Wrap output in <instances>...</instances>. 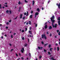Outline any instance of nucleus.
<instances>
[{
  "label": "nucleus",
  "instance_id": "nucleus-59",
  "mask_svg": "<svg viewBox=\"0 0 60 60\" xmlns=\"http://www.w3.org/2000/svg\"><path fill=\"white\" fill-rule=\"evenodd\" d=\"M11 37L12 38H13V37H12V35H11Z\"/></svg>",
  "mask_w": 60,
  "mask_h": 60
},
{
  "label": "nucleus",
  "instance_id": "nucleus-7",
  "mask_svg": "<svg viewBox=\"0 0 60 60\" xmlns=\"http://www.w3.org/2000/svg\"><path fill=\"white\" fill-rule=\"evenodd\" d=\"M32 5L33 6H34V3H35V2H34V1L33 0L32 2Z\"/></svg>",
  "mask_w": 60,
  "mask_h": 60
},
{
  "label": "nucleus",
  "instance_id": "nucleus-33",
  "mask_svg": "<svg viewBox=\"0 0 60 60\" xmlns=\"http://www.w3.org/2000/svg\"><path fill=\"white\" fill-rule=\"evenodd\" d=\"M24 37H23L22 38V40H24Z\"/></svg>",
  "mask_w": 60,
  "mask_h": 60
},
{
  "label": "nucleus",
  "instance_id": "nucleus-37",
  "mask_svg": "<svg viewBox=\"0 0 60 60\" xmlns=\"http://www.w3.org/2000/svg\"><path fill=\"white\" fill-rule=\"evenodd\" d=\"M59 35H60V31L59 33H58Z\"/></svg>",
  "mask_w": 60,
  "mask_h": 60
},
{
  "label": "nucleus",
  "instance_id": "nucleus-40",
  "mask_svg": "<svg viewBox=\"0 0 60 60\" xmlns=\"http://www.w3.org/2000/svg\"><path fill=\"white\" fill-rule=\"evenodd\" d=\"M11 20H10V21H8V22H10V23H11Z\"/></svg>",
  "mask_w": 60,
  "mask_h": 60
},
{
  "label": "nucleus",
  "instance_id": "nucleus-44",
  "mask_svg": "<svg viewBox=\"0 0 60 60\" xmlns=\"http://www.w3.org/2000/svg\"><path fill=\"white\" fill-rule=\"evenodd\" d=\"M44 52H46V50H45V49H44Z\"/></svg>",
  "mask_w": 60,
  "mask_h": 60
},
{
  "label": "nucleus",
  "instance_id": "nucleus-53",
  "mask_svg": "<svg viewBox=\"0 0 60 60\" xmlns=\"http://www.w3.org/2000/svg\"><path fill=\"white\" fill-rule=\"evenodd\" d=\"M5 7H8V6L6 5L5 6Z\"/></svg>",
  "mask_w": 60,
  "mask_h": 60
},
{
  "label": "nucleus",
  "instance_id": "nucleus-8",
  "mask_svg": "<svg viewBox=\"0 0 60 60\" xmlns=\"http://www.w3.org/2000/svg\"><path fill=\"white\" fill-rule=\"evenodd\" d=\"M23 16V15L22 14H21L20 15V19H22V17Z\"/></svg>",
  "mask_w": 60,
  "mask_h": 60
},
{
  "label": "nucleus",
  "instance_id": "nucleus-46",
  "mask_svg": "<svg viewBox=\"0 0 60 60\" xmlns=\"http://www.w3.org/2000/svg\"><path fill=\"white\" fill-rule=\"evenodd\" d=\"M13 49H12L11 50V52H12V51H13Z\"/></svg>",
  "mask_w": 60,
  "mask_h": 60
},
{
  "label": "nucleus",
  "instance_id": "nucleus-43",
  "mask_svg": "<svg viewBox=\"0 0 60 60\" xmlns=\"http://www.w3.org/2000/svg\"><path fill=\"white\" fill-rule=\"evenodd\" d=\"M22 32L23 33V32H24V30H22Z\"/></svg>",
  "mask_w": 60,
  "mask_h": 60
},
{
  "label": "nucleus",
  "instance_id": "nucleus-1",
  "mask_svg": "<svg viewBox=\"0 0 60 60\" xmlns=\"http://www.w3.org/2000/svg\"><path fill=\"white\" fill-rule=\"evenodd\" d=\"M55 19V16L54 15H53L52 17H51L50 18L52 22V25L53 27V28H54L55 27V28L56 27V26H57V25L56 24H55V26H54V22H55V20H53V19Z\"/></svg>",
  "mask_w": 60,
  "mask_h": 60
},
{
  "label": "nucleus",
  "instance_id": "nucleus-54",
  "mask_svg": "<svg viewBox=\"0 0 60 60\" xmlns=\"http://www.w3.org/2000/svg\"><path fill=\"white\" fill-rule=\"evenodd\" d=\"M16 34V33H14V35H15V34Z\"/></svg>",
  "mask_w": 60,
  "mask_h": 60
},
{
  "label": "nucleus",
  "instance_id": "nucleus-25",
  "mask_svg": "<svg viewBox=\"0 0 60 60\" xmlns=\"http://www.w3.org/2000/svg\"><path fill=\"white\" fill-rule=\"evenodd\" d=\"M28 12H27V13L26 15V16H28Z\"/></svg>",
  "mask_w": 60,
  "mask_h": 60
},
{
  "label": "nucleus",
  "instance_id": "nucleus-61",
  "mask_svg": "<svg viewBox=\"0 0 60 60\" xmlns=\"http://www.w3.org/2000/svg\"><path fill=\"white\" fill-rule=\"evenodd\" d=\"M1 39H3V38H4V37L3 36L1 37Z\"/></svg>",
  "mask_w": 60,
  "mask_h": 60
},
{
  "label": "nucleus",
  "instance_id": "nucleus-39",
  "mask_svg": "<svg viewBox=\"0 0 60 60\" xmlns=\"http://www.w3.org/2000/svg\"><path fill=\"white\" fill-rule=\"evenodd\" d=\"M9 12L10 14H11V11H10Z\"/></svg>",
  "mask_w": 60,
  "mask_h": 60
},
{
  "label": "nucleus",
  "instance_id": "nucleus-57",
  "mask_svg": "<svg viewBox=\"0 0 60 60\" xmlns=\"http://www.w3.org/2000/svg\"><path fill=\"white\" fill-rule=\"evenodd\" d=\"M19 55L20 56H21V54L20 53H19Z\"/></svg>",
  "mask_w": 60,
  "mask_h": 60
},
{
  "label": "nucleus",
  "instance_id": "nucleus-2",
  "mask_svg": "<svg viewBox=\"0 0 60 60\" xmlns=\"http://www.w3.org/2000/svg\"><path fill=\"white\" fill-rule=\"evenodd\" d=\"M42 36V39H44V38H45V40H46V39H47V37H46V35L45 34H42L41 35Z\"/></svg>",
  "mask_w": 60,
  "mask_h": 60
},
{
  "label": "nucleus",
  "instance_id": "nucleus-55",
  "mask_svg": "<svg viewBox=\"0 0 60 60\" xmlns=\"http://www.w3.org/2000/svg\"><path fill=\"white\" fill-rule=\"evenodd\" d=\"M6 29H8V26L6 27Z\"/></svg>",
  "mask_w": 60,
  "mask_h": 60
},
{
  "label": "nucleus",
  "instance_id": "nucleus-41",
  "mask_svg": "<svg viewBox=\"0 0 60 60\" xmlns=\"http://www.w3.org/2000/svg\"><path fill=\"white\" fill-rule=\"evenodd\" d=\"M1 6V5L0 4V9H1V8H2V7Z\"/></svg>",
  "mask_w": 60,
  "mask_h": 60
},
{
  "label": "nucleus",
  "instance_id": "nucleus-9",
  "mask_svg": "<svg viewBox=\"0 0 60 60\" xmlns=\"http://www.w3.org/2000/svg\"><path fill=\"white\" fill-rule=\"evenodd\" d=\"M29 33H30V34H32V32L30 30H29L28 32Z\"/></svg>",
  "mask_w": 60,
  "mask_h": 60
},
{
  "label": "nucleus",
  "instance_id": "nucleus-63",
  "mask_svg": "<svg viewBox=\"0 0 60 60\" xmlns=\"http://www.w3.org/2000/svg\"><path fill=\"white\" fill-rule=\"evenodd\" d=\"M9 45H10V46H11V44H9Z\"/></svg>",
  "mask_w": 60,
  "mask_h": 60
},
{
  "label": "nucleus",
  "instance_id": "nucleus-24",
  "mask_svg": "<svg viewBox=\"0 0 60 60\" xmlns=\"http://www.w3.org/2000/svg\"><path fill=\"white\" fill-rule=\"evenodd\" d=\"M21 8V7H20L19 8V11H20V9Z\"/></svg>",
  "mask_w": 60,
  "mask_h": 60
},
{
  "label": "nucleus",
  "instance_id": "nucleus-21",
  "mask_svg": "<svg viewBox=\"0 0 60 60\" xmlns=\"http://www.w3.org/2000/svg\"><path fill=\"white\" fill-rule=\"evenodd\" d=\"M41 57H42V56H39V59H41Z\"/></svg>",
  "mask_w": 60,
  "mask_h": 60
},
{
  "label": "nucleus",
  "instance_id": "nucleus-58",
  "mask_svg": "<svg viewBox=\"0 0 60 60\" xmlns=\"http://www.w3.org/2000/svg\"><path fill=\"white\" fill-rule=\"evenodd\" d=\"M42 10H44V8H42Z\"/></svg>",
  "mask_w": 60,
  "mask_h": 60
},
{
  "label": "nucleus",
  "instance_id": "nucleus-18",
  "mask_svg": "<svg viewBox=\"0 0 60 60\" xmlns=\"http://www.w3.org/2000/svg\"><path fill=\"white\" fill-rule=\"evenodd\" d=\"M32 17H33V15H31L30 16V18H31V19H32Z\"/></svg>",
  "mask_w": 60,
  "mask_h": 60
},
{
  "label": "nucleus",
  "instance_id": "nucleus-27",
  "mask_svg": "<svg viewBox=\"0 0 60 60\" xmlns=\"http://www.w3.org/2000/svg\"><path fill=\"white\" fill-rule=\"evenodd\" d=\"M56 31L57 32V33H58V32H59V30H56Z\"/></svg>",
  "mask_w": 60,
  "mask_h": 60
},
{
  "label": "nucleus",
  "instance_id": "nucleus-15",
  "mask_svg": "<svg viewBox=\"0 0 60 60\" xmlns=\"http://www.w3.org/2000/svg\"><path fill=\"white\" fill-rule=\"evenodd\" d=\"M29 25H31V21H29Z\"/></svg>",
  "mask_w": 60,
  "mask_h": 60
},
{
  "label": "nucleus",
  "instance_id": "nucleus-38",
  "mask_svg": "<svg viewBox=\"0 0 60 60\" xmlns=\"http://www.w3.org/2000/svg\"><path fill=\"white\" fill-rule=\"evenodd\" d=\"M33 11H32L31 12V14H33Z\"/></svg>",
  "mask_w": 60,
  "mask_h": 60
},
{
  "label": "nucleus",
  "instance_id": "nucleus-51",
  "mask_svg": "<svg viewBox=\"0 0 60 60\" xmlns=\"http://www.w3.org/2000/svg\"><path fill=\"white\" fill-rule=\"evenodd\" d=\"M49 2H50V0H49V1L48 2V4H49Z\"/></svg>",
  "mask_w": 60,
  "mask_h": 60
},
{
  "label": "nucleus",
  "instance_id": "nucleus-3",
  "mask_svg": "<svg viewBox=\"0 0 60 60\" xmlns=\"http://www.w3.org/2000/svg\"><path fill=\"white\" fill-rule=\"evenodd\" d=\"M39 14V13L38 12H37L36 13H35V18L37 16V15H38Z\"/></svg>",
  "mask_w": 60,
  "mask_h": 60
},
{
  "label": "nucleus",
  "instance_id": "nucleus-35",
  "mask_svg": "<svg viewBox=\"0 0 60 60\" xmlns=\"http://www.w3.org/2000/svg\"><path fill=\"white\" fill-rule=\"evenodd\" d=\"M15 55L16 56H18V54L15 53Z\"/></svg>",
  "mask_w": 60,
  "mask_h": 60
},
{
  "label": "nucleus",
  "instance_id": "nucleus-52",
  "mask_svg": "<svg viewBox=\"0 0 60 60\" xmlns=\"http://www.w3.org/2000/svg\"><path fill=\"white\" fill-rule=\"evenodd\" d=\"M21 58L22 60H24V58H23V57H22Z\"/></svg>",
  "mask_w": 60,
  "mask_h": 60
},
{
  "label": "nucleus",
  "instance_id": "nucleus-26",
  "mask_svg": "<svg viewBox=\"0 0 60 60\" xmlns=\"http://www.w3.org/2000/svg\"><path fill=\"white\" fill-rule=\"evenodd\" d=\"M48 53L49 55H51V53H50V52H48Z\"/></svg>",
  "mask_w": 60,
  "mask_h": 60
},
{
  "label": "nucleus",
  "instance_id": "nucleus-30",
  "mask_svg": "<svg viewBox=\"0 0 60 60\" xmlns=\"http://www.w3.org/2000/svg\"><path fill=\"white\" fill-rule=\"evenodd\" d=\"M6 12H7V13H8V12H9V11H8V10H7L6 11Z\"/></svg>",
  "mask_w": 60,
  "mask_h": 60
},
{
  "label": "nucleus",
  "instance_id": "nucleus-60",
  "mask_svg": "<svg viewBox=\"0 0 60 60\" xmlns=\"http://www.w3.org/2000/svg\"><path fill=\"white\" fill-rule=\"evenodd\" d=\"M28 22H27V23H26V25H28Z\"/></svg>",
  "mask_w": 60,
  "mask_h": 60
},
{
  "label": "nucleus",
  "instance_id": "nucleus-64",
  "mask_svg": "<svg viewBox=\"0 0 60 60\" xmlns=\"http://www.w3.org/2000/svg\"><path fill=\"white\" fill-rule=\"evenodd\" d=\"M47 34H49V32H47Z\"/></svg>",
  "mask_w": 60,
  "mask_h": 60
},
{
  "label": "nucleus",
  "instance_id": "nucleus-62",
  "mask_svg": "<svg viewBox=\"0 0 60 60\" xmlns=\"http://www.w3.org/2000/svg\"><path fill=\"white\" fill-rule=\"evenodd\" d=\"M4 36H5V37H7V35L6 34H5L4 35Z\"/></svg>",
  "mask_w": 60,
  "mask_h": 60
},
{
  "label": "nucleus",
  "instance_id": "nucleus-17",
  "mask_svg": "<svg viewBox=\"0 0 60 60\" xmlns=\"http://www.w3.org/2000/svg\"><path fill=\"white\" fill-rule=\"evenodd\" d=\"M24 46L25 47H26V46H27V45L26 44H24Z\"/></svg>",
  "mask_w": 60,
  "mask_h": 60
},
{
  "label": "nucleus",
  "instance_id": "nucleus-22",
  "mask_svg": "<svg viewBox=\"0 0 60 60\" xmlns=\"http://www.w3.org/2000/svg\"><path fill=\"white\" fill-rule=\"evenodd\" d=\"M41 43L42 44V45H44V42L43 41H42L41 42Z\"/></svg>",
  "mask_w": 60,
  "mask_h": 60
},
{
  "label": "nucleus",
  "instance_id": "nucleus-13",
  "mask_svg": "<svg viewBox=\"0 0 60 60\" xmlns=\"http://www.w3.org/2000/svg\"><path fill=\"white\" fill-rule=\"evenodd\" d=\"M37 11H38V12H39V11H40V9L39 8H37Z\"/></svg>",
  "mask_w": 60,
  "mask_h": 60
},
{
  "label": "nucleus",
  "instance_id": "nucleus-5",
  "mask_svg": "<svg viewBox=\"0 0 60 60\" xmlns=\"http://www.w3.org/2000/svg\"><path fill=\"white\" fill-rule=\"evenodd\" d=\"M56 5L57 6H58L59 8L60 9V3L59 4H58L57 3Z\"/></svg>",
  "mask_w": 60,
  "mask_h": 60
},
{
  "label": "nucleus",
  "instance_id": "nucleus-14",
  "mask_svg": "<svg viewBox=\"0 0 60 60\" xmlns=\"http://www.w3.org/2000/svg\"><path fill=\"white\" fill-rule=\"evenodd\" d=\"M50 60H51L52 59L53 60H54V58H53V57H52L50 59Z\"/></svg>",
  "mask_w": 60,
  "mask_h": 60
},
{
  "label": "nucleus",
  "instance_id": "nucleus-6",
  "mask_svg": "<svg viewBox=\"0 0 60 60\" xmlns=\"http://www.w3.org/2000/svg\"><path fill=\"white\" fill-rule=\"evenodd\" d=\"M38 49H43V47H40L39 46H38Z\"/></svg>",
  "mask_w": 60,
  "mask_h": 60
},
{
  "label": "nucleus",
  "instance_id": "nucleus-29",
  "mask_svg": "<svg viewBox=\"0 0 60 60\" xmlns=\"http://www.w3.org/2000/svg\"><path fill=\"white\" fill-rule=\"evenodd\" d=\"M52 49H53V48H51L50 49V51H52Z\"/></svg>",
  "mask_w": 60,
  "mask_h": 60
},
{
  "label": "nucleus",
  "instance_id": "nucleus-48",
  "mask_svg": "<svg viewBox=\"0 0 60 60\" xmlns=\"http://www.w3.org/2000/svg\"><path fill=\"white\" fill-rule=\"evenodd\" d=\"M17 18H18V16L16 17L14 19H17Z\"/></svg>",
  "mask_w": 60,
  "mask_h": 60
},
{
  "label": "nucleus",
  "instance_id": "nucleus-45",
  "mask_svg": "<svg viewBox=\"0 0 60 60\" xmlns=\"http://www.w3.org/2000/svg\"><path fill=\"white\" fill-rule=\"evenodd\" d=\"M31 29H32V28L31 27H30V30H31Z\"/></svg>",
  "mask_w": 60,
  "mask_h": 60
},
{
  "label": "nucleus",
  "instance_id": "nucleus-11",
  "mask_svg": "<svg viewBox=\"0 0 60 60\" xmlns=\"http://www.w3.org/2000/svg\"><path fill=\"white\" fill-rule=\"evenodd\" d=\"M58 25L59 26H60V21H58Z\"/></svg>",
  "mask_w": 60,
  "mask_h": 60
},
{
  "label": "nucleus",
  "instance_id": "nucleus-12",
  "mask_svg": "<svg viewBox=\"0 0 60 60\" xmlns=\"http://www.w3.org/2000/svg\"><path fill=\"white\" fill-rule=\"evenodd\" d=\"M47 27H48V26L47 25H46L45 26V29H47Z\"/></svg>",
  "mask_w": 60,
  "mask_h": 60
},
{
  "label": "nucleus",
  "instance_id": "nucleus-10",
  "mask_svg": "<svg viewBox=\"0 0 60 60\" xmlns=\"http://www.w3.org/2000/svg\"><path fill=\"white\" fill-rule=\"evenodd\" d=\"M49 29H52V27L51 26H50L49 27Z\"/></svg>",
  "mask_w": 60,
  "mask_h": 60
},
{
  "label": "nucleus",
  "instance_id": "nucleus-49",
  "mask_svg": "<svg viewBox=\"0 0 60 60\" xmlns=\"http://www.w3.org/2000/svg\"><path fill=\"white\" fill-rule=\"evenodd\" d=\"M22 19H23L25 20V18L24 17H23Z\"/></svg>",
  "mask_w": 60,
  "mask_h": 60
},
{
  "label": "nucleus",
  "instance_id": "nucleus-23",
  "mask_svg": "<svg viewBox=\"0 0 60 60\" xmlns=\"http://www.w3.org/2000/svg\"><path fill=\"white\" fill-rule=\"evenodd\" d=\"M18 4H19V5H20V4H21V3H20V1H19L18 3Z\"/></svg>",
  "mask_w": 60,
  "mask_h": 60
},
{
  "label": "nucleus",
  "instance_id": "nucleus-19",
  "mask_svg": "<svg viewBox=\"0 0 60 60\" xmlns=\"http://www.w3.org/2000/svg\"><path fill=\"white\" fill-rule=\"evenodd\" d=\"M59 49H60V48H59V47H57V49L58 51H59Z\"/></svg>",
  "mask_w": 60,
  "mask_h": 60
},
{
  "label": "nucleus",
  "instance_id": "nucleus-34",
  "mask_svg": "<svg viewBox=\"0 0 60 60\" xmlns=\"http://www.w3.org/2000/svg\"><path fill=\"white\" fill-rule=\"evenodd\" d=\"M25 3H28V2L27 1H26V0H25Z\"/></svg>",
  "mask_w": 60,
  "mask_h": 60
},
{
  "label": "nucleus",
  "instance_id": "nucleus-32",
  "mask_svg": "<svg viewBox=\"0 0 60 60\" xmlns=\"http://www.w3.org/2000/svg\"><path fill=\"white\" fill-rule=\"evenodd\" d=\"M24 15H26V12H25L24 13Z\"/></svg>",
  "mask_w": 60,
  "mask_h": 60
},
{
  "label": "nucleus",
  "instance_id": "nucleus-20",
  "mask_svg": "<svg viewBox=\"0 0 60 60\" xmlns=\"http://www.w3.org/2000/svg\"><path fill=\"white\" fill-rule=\"evenodd\" d=\"M48 44V43L46 44H45L44 45V46H45V47H46V46H47V45Z\"/></svg>",
  "mask_w": 60,
  "mask_h": 60
},
{
  "label": "nucleus",
  "instance_id": "nucleus-56",
  "mask_svg": "<svg viewBox=\"0 0 60 60\" xmlns=\"http://www.w3.org/2000/svg\"><path fill=\"white\" fill-rule=\"evenodd\" d=\"M55 45L56 46H57V45H58V44H57V43H56L55 44Z\"/></svg>",
  "mask_w": 60,
  "mask_h": 60
},
{
  "label": "nucleus",
  "instance_id": "nucleus-31",
  "mask_svg": "<svg viewBox=\"0 0 60 60\" xmlns=\"http://www.w3.org/2000/svg\"><path fill=\"white\" fill-rule=\"evenodd\" d=\"M27 29L26 28H25V31H27Z\"/></svg>",
  "mask_w": 60,
  "mask_h": 60
},
{
  "label": "nucleus",
  "instance_id": "nucleus-47",
  "mask_svg": "<svg viewBox=\"0 0 60 60\" xmlns=\"http://www.w3.org/2000/svg\"><path fill=\"white\" fill-rule=\"evenodd\" d=\"M49 36H52V34H50Z\"/></svg>",
  "mask_w": 60,
  "mask_h": 60
},
{
  "label": "nucleus",
  "instance_id": "nucleus-50",
  "mask_svg": "<svg viewBox=\"0 0 60 60\" xmlns=\"http://www.w3.org/2000/svg\"><path fill=\"white\" fill-rule=\"evenodd\" d=\"M29 55L30 56H31V54H30V53H29Z\"/></svg>",
  "mask_w": 60,
  "mask_h": 60
},
{
  "label": "nucleus",
  "instance_id": "nucleus-4",
  "mask_svg": "<svg viewBox=\"0 0 60 60\" xmlns=\"http://www.w3.org/2000/svg\"><path fill=\"white\" fill-rule=\"evenodd\" d=\"M21 52L22 53H24V49L23 48H22V50H21Z\"/></svg>",
  "mask_w": 60,
  "mask_h": 60
},
{
  "label": "nucleus",
  "instance_id": "nucleus-16",
  "mask_svg": "<svg viewBox=\"0 0 60 60\" xmlns=\"http://www.w3.org/2000/svg\"><path fill=\"white\" fill-rule=\"evenodd\" d=\"M57 20H59V21H60V17H58L57 19Z\"/></svg>",
  "mask_w": 60,
  "mask_h": 60
},
{
  "label": "nucleus",
  "instance_id": "nucleus-28",
  "mask_svg": "<svg viewBox=\"0 0 60 60\" xmlns=\"http://www.w3.org/2000/svg\"><path fill=\"white\" fill-rule=\"evenodd\" d=\"M50 47H51V45H49L48 48H50Z\"/></svg>",
  "mask_w": 60,
  "mask_h": 60
},
{
  "label": "nucleus",
  "instance_id": "nucleus-42",
  "mask_svg": "<svg viewBox=\"0 0 60 60\" xmlns=\"http://www.w3.org/2000/svg\"><path fill=\"white\" fill-rule=\"evenodd\" d=\"M7 25H9V22H7L6 23Z\"/></svg>",
  "mask_w": 60,
  "mask_h": 60
},
{
  "label": "nucleus",
  "instance_id": "nucleus-36",
  "mask_svg": "<svg viewBox=\"0 0 60 60\" xmlns=\"http://www.w3.org/2000/svg\"><path fill=\"white\" fill-rule=\"evenodd\" d=\"M35 26L36 27H37V24H35Z\"/></svg>",
  "mask_w": 60,
  "mask_h": 60
}]
</instances>
